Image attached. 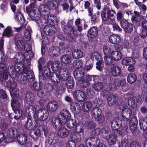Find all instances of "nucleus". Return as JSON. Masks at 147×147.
Segmentation results:
<instances>
[{"label":"nucleus","mask_w":147,"mask_h":147,"mask_svg":"<svg viewBox=\"0 0 147 147\" xmlns=\"http://www.w3.org/2000/svg\"><path fill=\"white\" fill-rule=\"evenodd\" d=\"M38 9L41 14L38 13L37 9H35L31 11L30 16L31 19L40 27L47 22L46 19L49 18L50 10L49 7L44 4L40 5Z\"/></svg>","instance_id":"nucleus-1"},{"label":"nucleus","mask_w":147,"mask_h":147,"mask_svg":"<svg viewBox=\"0 0 147 147\" xmlns=\"http://www.w3.org/2000/svg\"><path fill=\"white\" fill-rule=\"evenodd\" d=\"M14 75L16 74H19V78L21 83L25 84L28 81L30 82L34 81L35 80V77L34 73L30 68L23 65L22 71H21L20 67L19 66L14 67Z\"/></svg>","instance_id":"nucleus-2"},{"label":"nucleus","mask_w":147,"mask_h":147,"mask_svg":"<svg viewBox=\"0 0 147 147\" xmlns=\"http://www.w3.org/2000/svg\"><path fill=\"white\" fill-rule=\"evenodd\" d=\"M14 41L16 46L18 49L21 51L24 50L25 51L27 59H31L32 58L34 54L32 51L31 45L30 44L24 42L21 34H18L15 35Z\"/></svg>","instance_id":"nucleus-3"},{"label":"nucleus","mask_w":147,"mask_h":147,"mask_svg":"<svg viewBox=\"0 0 147 147\" xmlns=\"http://www.w3.org/2000/svg\"><path fill=\"white\" fill-rule=\"evenodd\" d=\"M100 132V129L97 128L93 130L90 133L92 137L88 138L86 140L85 143L87 147H95L100 143V140L97 136Z\"/></svg>","instance_id":"nucleus-4"},{"label":"nucleus","mask_w":147,"mask_h":147,"mask_svg":"<svg viewBox=\"0 0 147 147\" xmlns=\"http://www.w3.org/2000/svg\"><path fill=\"white\" fill-rule=\"evenodd\" d=\"M54 15L50 14L48 19H46L47 22L45 24L44 23L43 25L40 27L41 28H43V32L47 35L51 36L53 35L55 32L56 28L53 25L54 21V20L51 18Z\"/></svg>","instance_id":"nucleus-5"},{"label":"nucleus","mask_w":147,"mask_h":147,"mask_svg":"<svg viewBox=\"0 0 147 147\" xmlns=\"http://www.w3.org/2000/svg\"><path fill=\"white\" fill-rule=\"evenodd\" d=\"M115 11L113 10L110 9L108 7H105L101 13V17L103 21H107L110 20V23L111 20H114V14Z\"/></svg>","instance_id":"nucleus-6"},{"label":"nucleus","mask_w":147,"mask_h":147,"mask_svg":"<svg viewBox=\"0 0 147 147\" xmlns=\"http://www.w3.org/2000/svg\"><path fill=\"white\" fill-rule=\"evenodd\" d=\"M69 73L65 68L61 69L59 72V74L55 72L53 74V76H55L57 78L56 81L54 80L56 83H58L60 81H65L69 78Z\"/></svg>","instance_id":"nucleus-7"},{"label":"nucleus","mask_w":147,"mask_h":147,"mask_svg":"<svg viewBox=\"0 0 147 147\" xmlns=\"http://www.w3.org/2000/svg\"><path fill=\"white\" fill-rule=\"evenodd\" d=\"M7 61L4 59H1L0 62V71L6 72L9 75H14V67L12 65H10L7 69Z\"/></svg>","instance_id":"nucleus-8"},{"label":"nucleus","mask_w":147,"mask_h":147,"mask_svg":"<svg viewBox=\"0 0 147 147\" xmlns=\"http://www.w3.org/2000/svg\"><path fill=\"white\" fill-rule=\"evenodd\" d=\"M49 114V112L47 109L43 108H40L37 111V113L35 118H37L38 121L42 122L47 120Z\"/></svg>","instance_id":"nucleus-9"},{"label":"nucleus","mask_w":147,"mask_h":147,"mask_svg":"<svg viewBox=\"0 0 147 147\" xmlns=\"http://www.w3.org/2000/svg\"><path fill=\"white\" fill-rule=\"evenodd\" d=\"M120 25L126 34H130L133 31V25L131 23H129L126 20L121 21Z\"/></svg>","instance_id":"nucleus-10"},{"label":"nucleus","mask_w":147,"mask_h":147,"mask_svg":"<svg viewBox=\"0 0 147 147\" xmlns=\"http://www.w3.org/2000/svg\"><path fill=\"white\" fill-rule=\"evenodd\" d=\"M32 103H26L25 105V111L26 114L29 117L33 116L35 117L36 114L37 113L36 107L35 105H32Z\"/></svg>","instance_id":"nucleus-11"},{"label":"nucleus","mask_w":147,"mask_h":147,"mask_svg":"<svg viewBox=\"0 0 147 147\" xmlns=\"http://www.w3.org/2000/svg\"><path fill=\"white\" fill-rule=\"evenodd\" d=\"M25 126L27 129L30 131L34 129L39 125L37 121L34 119L32 117H29L27 118Z\"/></svg>","instance_id":"nucleus-12"},{"label":"nucleus","mask_w":147,"mask_h":147,"mask_svg":"<svg viewBox=\"0 0 147 147\" xmlns=\"http://www.w3.org/2000/svg\"><path fill=\"white\" fill-rule=\"evenodd\" d=\"M73 97L79 102H82L86 100L87 98L85 92L80 90H75L73 93Z\"/></svg>","instance_id":"nucleus-13"},{"label":"nucleus","mask_w":147,"mask_h":147,"mask_svg":"<svg viewBox=\"0 0 147 147\" xmlns=\"http://www.w3.org/2000/svg\"><path fill=\"white\" fill-rule=\"evenodd\" d=\"M13 111V113H9L6 105L1 102H0V113L2 115L6 117L8 116L10 119H12L14 118V116L15 115L14 111Z\"/></svg>","instance_id":"nucleus-14"},{"label":"nucleus","mask_w":147,"mask_h":147,"mask_svg":"<svg viewBox=\"0 0 147 147\" xmlns=\"http://www.w3.org/2000/svg\"><path fill=\"white\" fill-rule=\"evenodd\" d=\"M92 75H90L86 74L83 80L80 84V87L81 88L84 89L88 87L90 85V82L92 80Z\"/></svg>","instance_id":"nucleus-15"},{"label":"nucleus","mask_w":147,"mask_h":147,"mask_svg":"<svg viewBox=\"0 0 147 147\" xmlns=\"http://www.w3.org/2000/svg\"><path fill=\"white\" fill-rule=\"evenodd\" d=\"M52 126L56 129H58L61 128L62 126L65 125V123L61 120L60 118L53 117L51 121Z\"/></svg>","instance_id":"nucleus-16"},{"label":"nucleus","mask_w":147,"mask_h":147,"mask_svg":"<svg viewBox=\"0 0 147 147\" xmlns=\"http://www.w3.org/2000/svg\"><path fill=\"white\" fill-rule=\"evenodd\" d=\"M59 117L65 123L66 120L70 119L71 114L69 111L67 109H63L61 110L59 115Z\"/></svg>","instance_id":"nucleus-17"},{"label":"nucleus","mask_w":147,"mask_h":147,"mask_svg":"<svg viewBox=\"0 0 147 147\" xmlns=\"http://www.w3.org/2000/svg\"><path fill=\"white\" fill-rule=\"evenodd\" d=\"M132 114L131 110L129 108H126L123 110L121 113V118L125 123L129 121Z\"/></svg>","instance_id":"nucleus-18"},{"label":"nucleus","mask_w":147,"mask_h":147,"mask_svg":"<svg viewBox=\"0 0 147 147\" xmlns=\"http://www.w3.org/2000/svg\"><path fill=\"white\" fill-rule=\"evenodd\" d=\"M59 103L55 100H52L48 102L47 105V110L50 112H53L58 109Z\"/></svg>","instance_id":"nucleus-19"},{"label":"nucleus","mask_w":147,"mask_h":147,"mask_svg":"<svg viewBox=\"0 0 147 147\" xmlns=\"http://www.w3.org/2000/svg\"><path fill=\"white\" fill-rule=\"evenodd\" d=\"M72 22L70 20H63L61 22V27L64 33L68 34V31H71Z\"/></svg>","instance_id":"nucleus-20"},{"label":"nucleus","mask_w":147,"mask_h":147,"mask_svg":"<svg viewBox=\"0 0 147 147\" xmlns=\"http://www.w3.org/2000/svg\"><path fill=\"white\" fill-rule=\"evenodd\" d=\"M84 71L83 68L76 69L73 74L76 80L82 81L84 76Z\"/></svg>","instance_id":"nucleus-21"},{"label":"nucleus","mask_w":147,"mask_h":147,"mask_svg":"<svg viewBox=\"0 0 147 147\" xmlns=\"http://www.w3.org/2000/svg\"><path fill=\"white\" fill-rule=\"evenodd\" d=\"M59 138L57 134L54 133H51L49 134L47 138L48 144L53 146L58 141Z\"/></svg>","instance_id":"nucleus-22"},{"label":"nucleus","mask_w":147,"mask_h":147,"mask_svg":"<svg viewBox=\"0 0 147 147\" xmlns=\"http://www.w3.org/2000/svg\"><path fill=\"white\" fill-rule=\"evenodd\" d=\"M122 124L121 120L115 118H114L111 122V125L112 130L117 131L116 130L119 128Z\"/></svg>","instance_id":"nucleus-23"},{"label":"nucleus","mask_w":147,"mask_h":147,"mask_svg":"<svg viewBox=\"0 0 147 147\" xmlns=\"http://www.w3.org/2000/svg\"><path fill=\"white\" fill-rule=\"evenodd\" d=\"M83 30L82 26H76L73 27H71V30L68 31V34H71L73 33L75 36H79L81 35V32Z\"/></svg>","instance_id":"nucleus-24"},{"label":"nucleus","mask_w":147,"mask_h":147,"mask_svg":"<svg viewBox=\"0 0 147 147\" xmlns=\"http://www.w3.org/2000/svg\"><path fill=\"white\" fill-rule=\"evenodd\" d=\"M83 62L81 59L75 60L72 64H69V69L73 70L74 68L80 69L82 68L83 65Z\"/></svg>","instance_id":"nucleus-25"},{"label":"nucleus","mask_w":147,"mask_h":147,"mask_svg":"<svg viewBox=\"0 0 147 147\" xmlns=\"http://www.w3.org/2000/svg\"><path fill=\"white\" fill-rule=\"evenodd\" d=\"M138 122L137 118L136 117L133 116L131 118L129 122V126L131 131L134 132L136 130Z\"/></svg>","instance_id":"nucleus-26"},{"label":"nucleus","mask_w":147,"mask_h":147,"mask_svg":"<svg viewBox=\"0 0 147 147\" xmlns=\"http://www.w3.org/2000/svg\"><path fill=\"white\" fill-rule=\"evenodd\" d=\"M98 30L95 26L91 27L88 31L87 36L91 38L96 37L98 34Z\"/></svg>","instance_id":"nucleus-27"},{"label":"nucleus","mask_w":147,"mask_h":147,"mask_svg":"<svg viewBox=\"0 0 147 147\" xmlns=\"http://www.w3.org/2000/svg\"><path fill=\"white\" fill-rule=\"evenodd\" d=\"M59 50V48L57 47H52L49 50V55L52 57H57L61 54Z\"/></svg>","instance_id":"nucleus-28"},{"label":"nucleus","mask_w":147,"mask_h":147,"mask_svg":"<svg viewBox=\"0 0 147 147\" xmlns=\"http://www.w3.org/2000/svg\"><path fill=\"white\" fill-rule=\"evenodd\" d=\"M58 136L61 138H66L69 134V130L66 128L61 127L58 129L57 131Z\"/></svg>","instance_id":"nucleus-29"},{"label":"nucleus","mask_w":147,"mask_h":147,"mask_svg":"<svg viewBox=\"0 0 147 147\" xmlns=\"http://www.w3.org/2000/svg\"><path fill=\"white\" fill-rule=\"evenodd\" d=\"M26 59L24 54L21 52L18 53L16 54L14 58L13 59V61L16 63H20L24 62Z\"/></svg>","instance_id":"nucleus-30"},{"label":"nucleus","mask_w":147,"mask_h":147,"mask_svg":"<svg viewBox=\"0 0 147 147\" xmlns=\"http://www.w3.org/2000/svg\"><path fill=\"white\" fill-rule=\"evenodd\" d=\"M115 131L112 129H103L101 133V135L102 138L105 140H108L111 135L113 132Z\"/></svg>","instance_id":"nucleus-31"},{"label":"nucleus","mask_w":147,"mask_h":147,"mask_svg":"<svg viewBox=\"0 0 147 147\" xmlns=\"http://www.w3.org/2000/svg\"><path fill=\"white\" fill-rule=\"evenodd\" d=\"M109 40V42L113 44H118L121 41V38L118 34H113L110 36Z\"/></svg>","instance_id":"nucleus-32"},{"label":"nucleus","mask_w":147,"mask_h":147,"mask_svg":"<svg viewBox=\"0 0 147 147\" xmlns=\"http://www.w3.org/2000/svg\"><path fill=\"white\" fill-rule=\"evenodd\" d=\"M27 137L25 134H20L17 137L18 143L21 145H25L27 142Z\"/></svg>","instance_id":"nucleus-33"},{"label":"nucleus","mask_w":147,"mask_h":147,"mask_svg":"<svg viewBox=\"0 0 147 147\" xmlns=\"http://www.w3.org/2000/svg\"><path fill=\"white\" fill-rule=\"evenodd\" d=\"M34 94L31 91L27 92L25 95L24 101L26 103H32L34 100Z\"/></svg>","instance_id":"nucleus-34"},{"label":"nucleus","mask_w":147,"mask_h":147,"mask_svg":"<svg viewBox=\"0 0 147 147\" xmlns=\"http://www.w3.org/2000/svg\"><path fill=\"white\" fill-rule=\"evenodd\" d=\"M136 63V61L134 59L130 57H125L122 60V63L125 66L134 65Z\"/></svg>","instance_id":"nucleus-35"},{"label":"nucleus","mask_w":147,"mask_h":147,"mask_svg":"<svg viewBox=\"0 0 147 147\" xmlns=\"http://www.w3.org/2000/svg\"><path fill=\"white\" fill-rule=\"evenodd\" d=\"M139 124L140 129L143 130L147 129V114L139 120Z\"/></svg>","instance_id":"nucleus-36"},{"label":"nucleus","mask_w":147,"mask_h":147,"mask_svg":"<svg viewBox=\"0 0 147 147\" xmlns=\"http://www.w3.org/2000/svg\"><path fill=\"white\" fill-rule=\"evenodd\" d=\"M117 131L113 132L111 135L107 140L109 145H112L115 144L117 138Z\"/></svg>","instance_id":"nucleus-37"},{"label":"nucleus","mask_w":147,"mask_h":147,"mask_svg":"<svg viewBox=\"0 0 147 147\" xmlns=\"http://www.w3.org/2000/svg\"><path fill=\"white\" fill-rule=\"evenodd\" d=\"M118 98L115 96L110 94L107 98V103L108 105L112 106L116 104L118 100Z\"/></svg>","instance_id":"nucleus-38"},{"label":"nucleus","mask_w":147,"mask_h":147,"mask_svg":"<svg viewBox=\"0 0 147 147\" xmlns=\"http://www.w3.org/2000/svg\"><path fill=\"white\" fill-rule=\"evenodd\" d=\"M15 19L18 22L22 25L25 23V20L23 14L20 12H17L15 14Z\"/></svg>","instance_id":"nucleus-39"},{"label":"nucleus","mask_w":147,"mask_h":147,"mask_svg":"<svg viewBox=\"0 0 147 147\" xmlns=\"http://www.w3.org/2000/svg\"><path fill=\"white\" fill-rule=\"evenodd\" d=\"M111 56L112 57L114 60L118 61L122 58V55L121 52L113 51L111 53Z\"/></svg>","instance_id":"nucleus-40"},{"label":"nucleus","mask_w":147,"mask_h":147,"mask_svg":"<svg viewBox=\"0 0 147 147\" xmlns=\"http://www.w3.org/2000/svg\"><path fill=\"white\" fill-rule=\"evenodd\" d=\"M61 61L63 63L67 64L72 61V57L70 54H66L63 55L61 58Z\"/></svg>","instance_id":"nucleus-41"},{"label":"nucleus","mask_w":147,"mask_h":147,"mask_svg":"<svg viewBox=\"0 0 147 147\" xmlns=\"http://www.w3.org/2000/svg\"><path fill=\"white\" fill-rule=\"evenodd\" d=\"M138 100L137 98L134 97L130 98L128 100V105L132 108H134L137 106L136 103L138 102Z\"/></svg>","instance_id":"nucleus-42"},{"label":"nucleus","mask_w":147,"mask_h":147,"mask_svg":"<svg viewBox=\"0 0 147 147\" xmlns=\"http://www.w3.org/2000/svg\"><path fill=\"white\" fill-rule=\"evenodd\" d=\"M77 123L75 120H74L70 118V119L66 120L65 125L69 128H72L76 126Z\"/></svg>","instance_id":"nucleus-43"},{"label":"nucleus","mask_w":147,"mask_h":147,"mask_svg":"<svg viewBox=\"0 0 147 147\" xmlns=\"http://www.w3.org/2000/svg\"><path fill=\"white\" fill-rule=\"evenodd\" d=\"M121 72V70L118 66H113L111 70L113 76L115 77L117 76L120 75Z\"/></svg>","instance_id":"nucleus-44"},{"label":"nucleus","mask_w":147,"mask_h":147,"mask_svg":"<svg viewBox=\"0 0 147 147\" xmlns=\"http://www.w3.org/2000/svg\"><path fill=\"white\" fill-rule=\"evenodd\" d=\"M62 63L59 61H55L51 65V68L53 71H57L61 68Z\"/></svg>","instance_id":"nucleus-45"},{"label":"nucleus","mask_w":147,"mask_h":147,"mask_svg":"<svg viewBox=\"0 0 147 147\" xmlns=\"http://www.w3.org/2000/svg\"><path fill=\"white\" fill-rule=\"evenodd\" d=\"M73 57L74 59L80 58L83 56L82 52L78 49H75L73 51L72 53Z\"/></svg>","instance_id":"nucleus-46"},{"label":"nucleus","mask_w":147,"mask_h":147,"mask_svg":"<svg viewBox=\"0 0 147 147\" xmlns=\"http://www.w3.org/2000/svg\"><path fill=\"white\" fill-rule=\"evenodd\" d=\"M70 137L71 139L74 140L76 142H79L81 141L80 135L76 131L71 132Z\"/></svg>","instance_id":"nucleus-47"},{"label":"nucleus","mask_w":147,"mask_h":147,"mask_svg":"<svg viewBox=\"0 0 147 147\" xmlns=\"http://www.w3.org/2000/svg\"><path fill=\"white\" fill-rule=\"evenodd\" d=\"M92 107V104L89 101H87L84 102L82 106V108L84 112L87 111H89Z\"/></svg>","instance_id":"nucleus-48"},{"label":"nucleus","mask_w":147,"mask_h":147,"mask_svg":"<svg viewBox=\"0 0 147 147\" xmlns=\"http://www.w3.org/2000/svg\"><path fill=\"white\" fill-rule=\"evenodd\" d=\"M91 112L92 115L94 116V118L96 117L101 115L102 112L101 110L99 108L95 107L92 108L91 111Z\"/></svg>","instance_id":"nucleus-49"},{"label":"nucleus","mask_w":147,"mask_h":147,"mask_svg":"<svg viewBox=\"0 0 147 147\" xmlns=\"http://www.w3.org/2000/svg\"><path fill=\"white\" fill-rule=\"evenodd\" d=\"M91 58L92 59H95L96 61H102V59L100 54L98 52H94L91 55Z\"/></svg>","instance_id":"nucleus-50"},{"label":"nucleus","mask_w":147,"mask_h":147,"mask_svg":"<svg viewBox=\"0 0 147 147\" xmlns=\"http://www.w3.org/2000/svg\"><path fill=\"white\" fill-rule=\"evenodd\" d=\"M11 106L13 111L18 110L20 106V103L16 99H13L11 101Z\"/></svg>","instance_id":"nucleus-51"},{"label":"nucleus","mask_w":147,"mask_h":147,"mask_svg":"<svg viewBox=\"0 0 147 147\" xmlns=\"http://www.w3.org/2000/svg\"><path fill=\"white\" fill-rule=\"evenodd\" d=\"M84 126L82 123H77L75 127V130L76 132L78 133H82L84 132Z\"/></svg>","instance_id":"nucleus-52"},{"label":"nucleus","mask_w":147,"mask_h":147,"mask_svg":"<svg viewBox=\"0 0 147 147\" xmlns=\"http://www.w3.org/2000/svg\"><path fill=\"white\" fill-rule=\"evenodd\" d=\"M66 85L67 88H72L74 86V82L72 78H69L66 80Z\"/></svg>","instance_id":"nucleus-53"},{"label":"nucleus","mask_w":147,"mask_h":147,"mask_svg":"<svg viewBox=\"0 0 147 147\" xmlns=\"http://www.w3.org/2000/svg\"><path fill=\"white\" fill-rule=\"evenodd\" d=\"M100 76L102 81L106 84H110L113 80L112 77H110L109 75H105L102 76L100 75Z\"/></svg>","instance_id":"nucleus-54"},{"label":"nucleus","mask_w":147,"mask_h":147,"mask_svg":"<svg viewBox=\"0 0 147 147\" xmlns=\"http://www.w3.org/2000/svg\"><path fill=\"white\" fill-rule=\"evenodd\" d=\"M49 87H50L51 89L50 90L49 89V90L50 91H53L54 94L55 95H58L59 94L60 90L59 87H58L57 84L50 85Z\"/></svg>","instance_id":"nucleus-55"},{"label":"nucleus","mask_w":147,"mask_h":147,"mask_svg":"<svg viewBox=\"0 0 147 147\" xmlns=\"http://www.w3.org/2000/svg\"><path fill=\"white\" fill-rule=\"evenodd\" d=\"M136 80V76L135 74L133 73L129 74L127 77V80L129 84L134 83Z\"/></svg>","instance_id":"nucleus-56"},{"label":"nucleus","mask_w":147,"mask_h":147,"mask_svg":"<svg viewBox=\"0 0 147 147\" xmlns=\"http://www.w3.org/2000/svg\"><path fill=\"white\" fill-rule=\"evenodd\" d=\"M86 88V91L84 92H85L87 97V96H88V98H92L94 93V90L91 88L88 87Z\"/></svg>","instance_id":"nucleus-57"},{"label":"nucleus","mask_w":147,"mask_h":147,"mask_svg":"<svg viewBox=\"0 0 147 147\" xmlns=\"http://www.w3.org/2000/svg\"><path fill=\"white\" fill-rule=\"evenodd\" d=\"M104 87L103 83L100 82L94 83L93 85V88L96 91H98L102 89Z\"/></svg>","instance_id":"nucleus-58"},{"label":"nucleus","mask_w":147,"mask_h":147,"mask_svg":"<svg viewBox=\"0 0 147 147\" xmlns=\"http://www.w3.org/2000/svg\"><path fill=\"white\" fill-rule=\"evenodd\" d=\"M110 23L112 25L114 30L120 32H122V30L120 28L118 24L115 23L114 20H111V22Z\"/></svg>","instance_id":"nucleus-59"},{"label":"nucleus","mask_w":147,"mask_h":147,"mask_svg":"<svg viewBox=\"0 0 147 147\" xmlns=\"http://www.w3.org/2000/svg\"><path fill=\"white\" fill-rule=\"evenodd\" d=\"M42 74L45 75L47 78L49 77L51 75V70L47 66H45L42 68Z\"/></svg>","instance_id":"nucleus-60"},{"label":"nucleus","mask_w":147,"mask_h":147,"mask_svg":"<svg viewBox=\"0 0 147 147\" xmlns=\"http://www.w3.org/2000/svg\"><path fill=\"white\" fill-rule=\"evenodd\" d=\"M6 84L7 87L12 89L15 88L17 86L16 83L12 79V81L9 80L7 81Z\"/></svg>","instance_id":"nucleus-61"},{"label":"nucleus","mask_w":147,"mask_h":147,"mask_svg":"<svg viewBox=\"0 0 147 147\" xmlns=\"http://www.w3.org/2000/svg\"><path fill=\"white\" fill-rule=\"evenodd\" d=\"M31 38L30 31L27 29L25 30L24 36V39L26 41H29Z\"/></svg>","instance_id":"nucleus-62"},{"label":"nucleus","mask_w":147,"mask_h":147,"mask_svg":"<svg viewBox=\"0 0 147 147\" xmlns=\"http://www.w3.org/2000/svg\"><path fill=\"white\" fill-rule=\"evenodd\" d=\"M104 60L105 64L109 65L113 62L114 60L111 56L107 55L104 56Z\"/></svg>","instance_id":"nucleus-63"},{"label":"nucleus","mask_w":147,"mask_h":147,"mask_svg":"<svg viewBox=\"0 0 147 147\" xmlns=\"http://www.w3.org/2000/svg\"><path fill=\"white\" fill-rule=\"evenodd\" d=\"M95 121L98 124L102 123L105 121V117L104 116L101 115H99L94 118Z\"/></svg>","instance_id":"nucleus-64"}]
</instances>
